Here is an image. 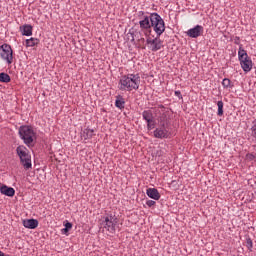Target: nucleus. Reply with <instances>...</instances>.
Instances as JSON below:
<instances>
[{"instance_id":"0eeeda50","label":"nucleus","mask_w":256,"mask_h":256,"mask_svg":"<svg viewBox=\"0 0 256 256\" xmlns=\"http://www.w3.org/2000/svg\"><path fill=\"white\" fill-rule=\"evenodd\" d=\"M160 36H157L156 38H153L151 36H148L146 38V46L149 51H152L153 53L160 51V49H163V40L159 38Z\"/></svg>"},{"instance_id":"c756f323","label":"nucleus","mask_w":256,"mask_h":256,"mask_svg":"<svg viewBox=\"0 0 256 256\" xmlns=\"http://www.w3.org/2000/svg\"><path fill=\"white\" fill-rule=\"evenodd\" d=\"M0 256H5V253H3L2 251H0Z\"/></svg>"},{"instance_id":"b1692460","label":"nucleus","mask_w":256,"mask_h":256,"mask_svg":"<svg viewBox=\"0 0 256 256\" xmlns=\"http://www.w3.org/2000/svg\"><path fill=\"white\" fill-rule=\"evenodd\" d=\"M246 247L248 248V249H253V240H251L250 238H248L247 240H246Z\"/></svg>"},{"instance_id":"f8f14e48","label":"nucleus","mask_w":256,"mask_h":256,"mask_svg":"<svg viewBox=\"0 0 256 256\" xmlns=\"http://www.w3.org/2000/svg\"><path fill=\"white\" fill-rule=\"evenodd\" d=\"M23 226L26 229H37V227H39V221L36 219H26L23 220Z\"/></svg>"},{"instance_id":"c85d7f7f","label":"nucleus","mask_w":256,"mask_h":256,"mask_svg":"<svg viewBox=\"0 0 256 256\" xmlns=\"http://www.w3.org/2000/svg\"><path fill=\"white\" fill-rule=\"evenodd\" d=\"M61 231L63 235H67V233H69V230L67 228H63Z\"/></svg>"},{"instance_id":"423d86ee","label":"nucleus","mask_w":256,"mask_h":256,"mask_svg":"<svg viewBox=\"0 0 256 256\" xmlns=\"http://www.w3.org/2000/svg\"><path fill=\"white\" fill-rule=\"evenodd\" d=\"M0 57L3 61L7 63V65H12L13 63V49L9 44H2L0 46Z\"/></svg>"},{"instance_id":"4be33fe9","label":"nucleus","mask_w":256,"mask_h":256,"mask_svg":"<svg viewBox=\"0 0 256 256\" xmlns=\"http://www.w3.org/2000/svg\"><path fill=\"white\" fill-rule=\"evenodd\" d=\"M251 132H252V137L256 141V120H254L252 123Z\"/></svg>"},{"instance_id":"7ed1b4c3","label":"nucleus","mask_w":256,"mask_h":256,"mask_svg":"<svg viewBox=\"0 0 256 256\" xmlns=\"http://www.w3.org/2000/svg\"><path fill=\"white\" fill-rule=\"evenodd\" d=\"M238 59L240 61V65L245 73H249L253 69V61L247 54V51L243 49V47L239 48L238 51Z\"/></svg>"},{"instance_id":"aec40b11","label":"nucleus","mask_w":256,"mask_h":256,"mask_svg":"<svg viewBox=\"0 0 256 256\" xmlns=\"http://www.w3.org/2000/svg\"><path fill=\"white\" fill-rule=\"evenodd\" d=\"M223 101H218L217 102V107H218V112H217V115L219 116V117H222V115H223Z\"/></svg>"},{"instance_id":"412c9836","label":"nucleus","mask_w":256,"mask_h":256,"mask_svg":"<svg viewBox=\"0 0 256 256\" xmlns=\"http://www.w3.org/2000/svg\"><path fill=\"white\" fill-rule=\"evenodd\" d=\"M222 85L225 89H229V87H231V80L229 78H224Z\"/></svg>"},{"instance_id":"f03ea898","label":"nucleus","mask_w":256,"mask_h":256,"mask_svg":"<svg viewBox=\"0 0 256 256\" xmlns=\"http://www.w3.org/2000/svg\"><path fill=\"white\" fill-rule=\"evenodd\" d=\"M151 27H153L156 35L161 37L165 33V21L157 13L150 14Z\"/></svg>"},{"instance_id":"6e6552de","label":"nucleus","mask_w":256,"mask_h":256,"mask_svg":"<svg viewBox=\"0 0 256 256\" xmlns=\"http://www.w3.org/2000/svg\"><path fill=\"white\" fill-rule=\"evenodd\" d=\"M102 225L106 231H109V233H115V229L117 227V217L113 215L104 217Z\"/></svg>"},{"instance_id":"39448f33","label":"nucleus","mask_w":256,"mask_h":256,"mask_svg":"<svg viewBox=\"0 0 256 256\" xmlns=\"http://www.w3.org/2000/svg\"><path fill=\"white\" fill-rule=\"evenodd\" d=\"M16 153L19 156L21 163L24 168L31 169V155H29V150L25 146H18Z\"/></svg>"},{"instance_id":"9b49d317","label":"nucleus","mask_w":256,"mask_h":256,"mask_svg":"<svg viewBox=\"0 0 256 256\" xmlns=\"http://www.w3.org/2000/svg\"><path fill=\"white\" fill-rule=\"evenodd\" d=\"M139 25L142 31L151 29V16H144V18L140 20Z\"/></svg>"},{"instance_id":"20e7f679","label":"nucleus","mask_w":256,"mask_h":256,"mask_svg":"<svg viewBox=\"0 0 256 256\" xmlns=\"http://www.w3.org/2000/svg\"><path fill=\"white\" fill-rule=\"evenodd\" d=\"M19 135L25 145H31L35 141V131L30 126H21L19 128Z\"/></svg>"},{"instance_id":"5701e85b","label":"nucleus","mask_w":256,"mask_h":256,"mask_svg":"<svg viewBox=\"0 0 256 256\" xmlns=\"http://www.w3.org/2000/svg\"><path fill=\"white\" fill-rule=\"evenodd\" d=\"M115 105L118 109H123L125 107V102L123 100H116Z\"/></svg>"},{"instance_id":"a211bd4d","label":"nucleus","mask_w":256,"mask_h":256,"mask_svg":"<svg viewBox=\"0 0 256 256\" xmlns=\"http://www.w3.org/2000/svg\"><path fill=\"white\" fill-rule=\"evenodd\" d=\"M36 45H39V39L30 38L26 40V47H35Z\"/></svg>"},{"instance_id":"1a4fd4ad","label":"nucleus","mask_w":256,"mask_h":256,"mask_svg":"<svg viewBox=\"0 0 256 256\" xmlns=\"http://www.w3.org/2000/svg\"><path fill=\"white\" fill-rule=\"evenodd\" d=\"M170 135L169 128L165 124H162L154 130V137L156 139H168Z\"/></svg>"},{"instance_id":"4468645a","label":"nucleus","mask_w":256,"mask_h":256,"mask_svg":"<svg viewBox=\"0 0 256 256\" xmlns=\"http://www.w3.org/2000/svg\"><path fill=\"white\" fill-rule=\"evenodd\" d=\"M0 193H2V195H6V197H14L15 189L8 187L7 185H3L0 187Z\"/></svg>"},{"instance_id":"bb28decb","label":"nucleus","mask_w":256,"mask_h":256,"mask_svg":"<svg viewBox=\"0 0 256 256\" xmlns=\"http://www.w3.org/2000/svg\"><path fill=\"white\" fill-rule=\"evenodd\" d=\"M65 228L68 229V231H69V229H73V224H71V222H66Z\"/></svg>"},{"instance_id":"393cba45","label":"nucleus","mask_w":256,"mask_h":256,"mask_svg":"<svg viewBox=\"0 0 256 256\" xmlns=\"http://www.w3.org/2000/svg\"><path fill=\"white\" fill-rule=\"evenodd\" d=\"M147 127H148L149 131H151V129H155V124H153V121L147 122Z\"/></svg>"},{"instance_id":"ddd939ff","label":"nucleus","mask_w":256,"mask_h":256,"mask_svg":"<svg viewBox=\"0 0 256 256\" xmlns=\"http://www.w3.org/2000/svg\"><path fill=\"white\" fill-rule=\"evenodd\" d=\"M146 194L150 197V199H154V201H159L161 199V194H159V190L155 188H148L146 190Z\"/></svg>"},{"instance_id":"f257e3e1","label":"nucleus","mask_w":256,"mask_h":256,"mask_svg":"<svg viewBox=\"0 0 256 256\" xmlns=\"http://www.w3.org/2000/svg\"><path fill=\"white\" fill-rule=\"evenodd\" d=\"M141 83V77L138 74H128L120 78L118 89L120 91H137Z\"/></svg>"},{"instance_id":"2eb2a0df","label":"nucleus","mask_w":256,"mask_h":256,"mask_svg":"<svg viewBox=\"0 0 256 256\" xmlns=\"http://www.w3.org/2000/svg\"><path fill=\"white\" fill-rule=\"evenodd\" d=\"M20 31L22 35L26 37H31V35H33V26L29 24L23 25L20 27Z\"/></svg>"},{"instance_id":"9d476101","label":"nucleus","mask_w":256,"mask_h":256,"mask_svg":"<svg viewBox=\"0 0 256 256\" xmlns=\"http://www.w3.org/2000/svg\"><path fill=\"white\" fill-rule=\"evenodd\" d=\"M203 26L196 25L194 28L189 29L186 33L188 37H191L192 39H197V37H201L203 35Z\"/></svg>"},{"instance_id":"cd10ccee","label":"nucleus","mask_w":256,"mask_h":256,"mask_svg":"<svg viewBox=\"0 0 256 256\" xmlns=\"http://www.w3.org/2000/svg\"><path fill=\"white\" fill-rule=\"evenodd\" d=\"M175 96L179 99H183V96L181 95V91H175Z\"/></svg>"},{"instance_id":"dca6fc26","label":"nucleus","mask_w":256,"mask_h":256,"mask_svg":"<svg viewBox=\"0 0 256 256\" xmlns=\"http://www.w3.org/2000/svg\"><path fill=\"white\" fill-rule=\"evenodd\" d=\"M142 117L147 123L153 122V112H151V110H145L142 113Z\"/></svg>"},{"instance_id":"f3484780","label":"nucleus","mask_w":256,"mask_h":256,"mask_svg":"<svg viewBox=\"0 0 256 256\" xmlns=\"http://www.w3.org/2000/svg\"><path fill=\"white\" fill-rule=\"evenodd\" d=\"M93 135H95V131H93L92 129H85L82 133V138L85 140L91 139Z\"/></svg>"},{"instance_id":"6ab92c4d","label":"nucleus","mask_w":256,"mask_h":256,"mask_svg":"<svg viewBox=\"0 0 256 256\" xmlns=\"http://www.w3.org/2000/svg\"><path fill=\"white\" fill-rule=\"evenodd\" d=\"M0 82L1 83H10L11 82V76L7 73H0Z\"/></svg>"},{"instance_id":"a878e982","label":"nucleus","mask_w":256,"mask_h":256,"mask_svg":"<svg viewBox=\"0 0 256 256\" xmlns=\"http://www.w3.org/2000/svg\"><path fill=\"white\" fill-rule=\"evenodd\" d=\"M146 205H147L148 207H153V206H155V201H153V200H148V201L146 202Z\"/></svg>"}]
</instances>
